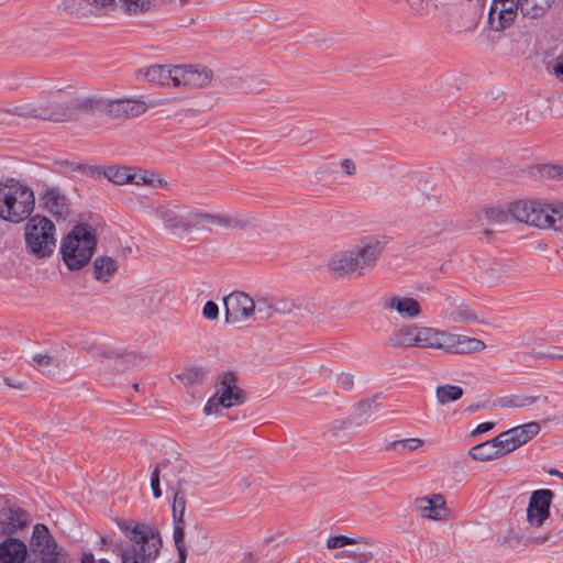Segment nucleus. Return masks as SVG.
Masks as SVG:
<instances>
[{"label": "nucleus", "mask_w": 563, "mask_h": 563, "mask_svg": "<svg viewBox=\"0 0 563 563\" xmlns=\"http://www.w3.org/2000/svg\"><path fill=\"white\" fill-rule=\"evenodd\" d=\"M121 529L131 542L121 550L122 563H154L163 545L158 530L147 523L123 525Z\"/></svg>", "instance_id": "1"}, {"label": "nucleus", "mask_w": 563, "mask_h": 563, "mask_svg": "<svg viewBox=\"0 0 563 563\" xmlns=\"http://www.w3.org/2000/svg\"><path fill=\"white\" fill-rule=\"evenodd\" d=\"M377 240H371L355 247L334 254L329 263L330 271L340 277L346 275H364L371 271L383 252Z\"/></svg>", "instance_id": "2"}, {"label": "nucleus", "mask_w": 563, "mask_h": 563, "mask_svg": "<svg viewBox=\"0 0 563 563\" xmlns=\"http://www.w3.org/2000/svg\"><path fill=\"white\" fill-rule=\"evenodd\" d=\"M554 0H493L488 12V24L490 30L501 32L509 27L518 15L530 19L542 16L551 7Z\"/></svg>", "instance_id": "3"}, {"label": "nucleus", "mask_w": 563, "mask_h": 563, "mask_svg": "<svg viewBox=\"0 0 563 563\" xmlns=\"http://www.w3.org/2000/svg\"><path fill=\"white\" fill-rule=\"evenodd\" d=\"M35 207L34 191L18 180L0 184V218L11 223L29 219Z\"/></svg>", "instance_id": "4"}, {"label": "nucleus", "mask_w": 563, "mask_h": 563, "mask_svg": "<svg viewBox=\"0 0 563 563\" xmlns=\"http://www.w3.org/2000/svg\"><path fill=\"white\" fill-rule=\"evenodd\" d=\"M97 240L93 228L87 223H78L63 239L60 253L64 263L70 271H79L86 266L95 251Z\"/></svg>", "instance_id": "5"}, {"label": "nucleus", "mask_w": 563, "mask_h": 563, "mask_svg": "<svg viewBox=\"0 0 563 563\" xmlns=\"http://www.w3.org/2000/svg\"><path fill=\"white\" fill-rule=\"evenodd\" d=\"M55 225L46 217L30 218L24 230L25 250L36 260L49 257L56 246Z\"/></svg>", "instance_id": "6"}, {"label": "nucleus", "mask_w": 563, "mask_h": 563, "mask_svg": "<svg viewBox=\"0 0 563 563\" xmlns=\"http://www.w3.org/2000/svg\"><path fill=\"white\" fill-rule=\"evenodd\" d=\"M27 563H70V556L57 544L45 525L36 523L30 540Z\"/></svg>", "instance_id": "7"}, {"label": "nucleus", "mask_w": 563, "mask_h": 563, "mask_svg": "<svg viewBox=\"0 0 563 563\" xmlns=\"http://www.w3.org/2000/svg\"><path fill=\"white\" fill-rule=\"evenodd\" d=\"M514 211L529 225L540 229L551 228L563 232L562 205H548L541 201L539 203H521L517 205Z\"/></svg>", "instance_id": "8"}, {"label": "nucleus", "mask_w": 563, "mask_h": 563, "mask_svg": "<svg viewBox=\"0 0 563 563\" xmlns=\"http://www.w3.org/2000/svg\"><path fill=\"white\" fill-rule=\"evenodd\" d=\"M157 217L163 221L164 227L174 235L181 236L198 227V210L174 206L158 208Z\"/></svg>", "instance_id": "9"}, {"label": "nucleus", "mask_w": 563, "mask_h": 563, "mask_svg": "<svg viewBox=\"0 0 563 563\" xmlns=\"http://www.w3.org/2000/svg\"><path fill=\"white\" fill-rule=\"evenodd\" d=\"M225 322L236 323L247 320L255 313L254 299L243 291H233L223 299Z\"/></svg>", "instance_id": "10"}, {"label": "nucleus", "mask_w": 563, "mask_h": 563, "mask_svg": "<svg viewBox=\"0 0 563 563\" xmlns=\"http://www.w3.org/2000/svg\"><path fill=\"white\" fill-rule=\"evenodd\" d=\"M212 77V73L200 65H178L174 70V87L201 88L207 86Z\"/></svg>", "instance_id": "11"}, {"label": "nucleus", "mask_w": 563, "mask_h": 563, "mask_svg": "<svg viewBox=\"0 0 563 563\" xmlns=\"http://www.w3.org/2000/svg\"><path fill=\"white\" fill-rule=\"evenodd\" d=\"M553 497L554 493L547 488L534 490L531 494L527 508V518L532 526L541 527L548 519Z\"/></svg>", "instance_id": "12"}, {"label": "nucleus", "mask_w": 563, "mask_h": 563, "mask_svg": "<svg viewBox=\"0 0 563 563\" xmlns=\"http://www.w3.org/2000/svg\"><path fill=\"white\" fill-rule=\"evenodd\" d=\"M29 523V514L16 506L0 508V537H10L24 529Z\"/></svg>", "instance_id": "13"}, {"label": "nucleus", "mask_w": 563, "mask_h": 563, "mask_svg": "<svg viewBox=\"0 0 563 563\" xmlns=\"http://www.w3.org/2000/svg\"><path fill=\"white\" fill-rule=\"evenodd\" d=\"M102 110L111 119H130L143 114L146 106L142 101L114 99L102 103Z\"/></svg>", "instance_id": "14"}, {"label": "nucleus", "mask_w": 563, "mask_h": 563, "mask_svg": "<svg viewBox=\"0 0 563 563\" xmlns=\"http://www.w3.org/2000/svg\"><path fill=\"white\" fill-rule=\"evenodd\" d=\"M38 102H44V104L54 112L63 111L65 112V117L63 119H48L49 121L63 122L73 119L76 111L79 109H87L91 106V100L86 99L80 101L77 98H70L68 100H60L57 93L51 95L48 97H42L37 99Z\"/></svg>", "instance_id": "15"}, {"label": "nucleus", "mask_w": 563, "mask_h": 563, "mask_svg": "<svg viewBox=\"0 0 563 563\" xmlns=\"http://www.w3.org/2000/svg\"><path fill=\"white\" fill-rule=\"evenodd\" d=\"M485 347L486 344L479 339L446 332L442 351L454 354H470L481 352Z\"/></svg>", "instance_id": "16"}, {"label": "nucleus", "mask_w": 563, "mask_h": 563, "mask_svg": "<svg viewBox=\"0 0 563 563\" xmlns=\"http://www.w3.org/2000/svg\"><path fill=\"white\" fill-rule=\"evenodd\" d=\"M9 114L18 115L21 118H34V119H63L65 117L64 110L54 112L49 110L44 102H25L15 104L5 109Z\"/></svg>", "instance_id": "17"}, {"label": "nucleus", "mask_w": 563, "mask_h": 563, "mask_svg": "<svg viewBox=\"0 0 563 563\" xmlns=\"http://www.w3.org/2000/svg\"><path fill=\"white\" fill-rule=\"evenodd\" d=\"M416 510L423 517L432 520H443L448 517L445 499L441 494L418 497L415 500Z\"/></svg>", "instance_id": "18"}, {"label": "nucleus", "mask_w": 563, "mask_h": 563, "mask_svg": "<svg viewBox=\"0 0 563 563\" xmlns=\"http://www.w3.org/2000/svg\"><path fill=\"white\" fill-rule=\"evenodd\" d=\"M220 391L218 404L224 408L241 405L244 400L243 391L236 386V377L231 372L223 374Z\"/></svg>", "instance_id": "19"}, {"label": "nucleus", "mask_w": 563, "mask_h": 563, "mask_svg": "<svg viewBox=\"0 0 563 563\" xmlns=\"http://www.w3.org/2000/svg\"><path fill=\"white\" fill-rule=\"evenodd\" d=\"M45 210L56 219H66L69 214V201L57 188H49L43 196Z\"/></svg>", "instance_id": "20"}, {"label": "nucleus", "mask_w": 563, "mask_h": 563, "mask_svg": "<svg viewBox=\"0 0 563 563\" xmlns=\"http://www.w3.org/2000/svg\"><path fill=\"white\" fill-rule=\"evenodd\" d=\"M27 548L18 538L9 537L0 542V563H24Z\"/></svg>", "instance_id": "21"}, {"label": "nucleus", "mask_w": 563, "mask_h": 563, "mask_svg": "<svg viewBox=\"0 0 563 563\" xmlns=\"http://www.w3.org/2000/svg\"><path fill=\"white\" fill-rule=\"evenodd\" d=\"M384 307L389 310H396L405 319H413L421 313L419 302L411 297H387L384 301Z\"/></svg>", "instance_id": "22"}, {"label": "nucleus", "mask_w": 563, "mask_h": 563, "mask_svg": "<svg viewBox=\"0 0 563 563\" xmlns=\"http://www.w3.org/2000/svg\"><path fill=\"white\" fill-rule=\"evenodd\" d=\"M445 334V331L417 324V346L422 349L442 350Z\"/></svg>", "instance_id": "23"}, {"label": "nucleus", "mask_w": 563, "mask_h": 563, "mask_svg": "<svg viewBox=\"0 0 563 563\" xmlns=\"http://www.w3.org/2000/svg\"><path fill=\"white\" fill-rule=\"evenodd\" d=\"M308 306L303 299L284 300V325L298 324L308 317Z\"/></svg>", "instance_id": "24"}, {"label": "nucleus", "mask_w": 563, "mask_h": 563, "mask_svg": "<svg viewBox=\"0 0 563 563\" xmlns=\"http://www.w3.org/2000/svg\"><path fill=\"white\" fill-rule=\"evenodd\" d=\"M174 70L175 66L152 65L145 69L144 78L148 82L161 86L174 85Z\"/></svg>", "instance_id": "25"}, {"label": "nucleus", "mask_w": 563, "mask_h": 563, "mask_svg": "<svg viewBox=\"0 0 563 563\" xmlns=\"http://www.w3.org/2000/svg\"><path fill=\"white\" fill-rule=\"evenodd\" d=\"M129 184L136 186H148L153 188H165L167 181L158 176L155 172L150 170H134L130 168Z\"/></svg>", "instance_id": "26"}, {"label": "nucleus", "mask_w": 563, "mask_h": 563, "mask_svg": "<svg viewBox=\"0 0 563 563\" xmlns=\"http://www.w3.org/2000/svg\"><path fill=\"white\" fill-rule=\"evenodd\" d=\"M388 345L417 346V324H407L397 329L388 339Z\"/></svg>", "instance_id": "27"}, {"label": "nucleus", "mask_w": 563, "mask_h": 563, "mask_svg": "<svg viewBox=\"0 0 563 563\" xmlns=\"http://www.w3.org/2000/svg\"><path fill=\"white\" fill-rule=\"evenodd\" d=\"M521 203H539V201H536V200L516 201L510 205V207L507 211L499 209V208H490V209L486 210L485 216H486L487 220L492 223H503V222H507L509 219H512L515 221L529 224L527 221L522 220L520 217H517L514 211L515 207L517 205H521Z\"/></svg>", "instance_id": "28"}, {"label": "nucleus", "mask_w": 563, "mask_h": 563, "mask_svg": "<svg viewBox=\"0 0 563 563\" xmlns=\"http://www.w3.org/2000/svg\"><path fill=\"white\" fill-rule=\"evenodd\" d=\"M118 272L117 262L110 256H98L93 261V277L102 283H108Z\"/></svg>", "instance_id": "29"}, {"label": "nucleus", "mask_w": 563, "mask_h": 563, "mask_svg": "<svg viewBox=\"0 0 563 563\" xmlns=\"http://www.w3.org/2000/svg\"><path fill=\"white\" fill-rule=\"evenodd\" d=\"M509 432L510 438L514 440L516 449L526 444L532 438H534L540 432V424L538 422H528L515 428L507 430Z\"/></svg>", "instance_id": "30"}, {"label": "nucleus", "mask_w": 563, "mask_h": 563, "mask_svg": "<svg viewBox=\"0 0 563 563\" xmlns=\"http://www.w3.org/2000/svg\"><path fill=\"white\" fill-rule=\"evenodd\" d=\"M185 510H186V497L184 492L177 490L174 494L172 514L174 521V536H177V531H180L181 536H185Z\"/></svg>", "instance_id": "31"}, {"label": "nucleus", "mask_w": 563, "mask_h": 563, "mask_svg": "<svg viewBox=\"0 0 563 563\" xmlns=\"http://www.w3.org/2000/svg\"><path fill=\"white\" fill-rule=\"evenodd\" d=\"M463 388L457 385H440L435 389V397L440 405H448L459 400L463 396Z\"/></svg>", "instance_id": "32"}, {"label": "nucleus", "mask_w": 563, "mask_h": 563, "mask_svg": "<svg viewBox=\"0 0 563 563\" xmlns=\"http://www.w3.org/2000/svg\"><path fill=\"white\" fill-rule=\"evenodd\" d=\"M468 454L476 461H492L499 457L493 440L474 445Z\"/></svg>", "instance_id": "33"}, {"label": "nucleus", "mask_w": 563, "mask_h": 563, "mask_svg": "<svg viewBox=\"0 0 563 563\" xmlns=\"http://www.w3.org/2000/svg\"><path fill=\"white\" fill-rule=\"evenodd\" d=\"M198 225L203 223L218 224L223 227H240L241 221L227 214H208L198 211Z\"/></svg>", "instance_id": "34"}, {"label": "nucleus", "mask_w": 563, "mask_h": 563, "mask_svg": "<svg viewBox=\"0 0 563 563\" xmlns=\"http://www.w3.org/2000/svg\"><path fill=\"white\" fill-rule=\"evenodd\" d=\"M449 321L453 323H475L478 322L476 313L468 306L455 307L449 314Z\"/></svg>", "instance_id": "35"}, {"label": "nucleus", "mask_w": 563, "mask_h": 563, "mask_svg": "<svg viewBox=\"0 0 563 563\" xmlns=\"http://www.w3.org/2000/svg\"><path fill=\"white\" fill-rule=\"evenodd\" d=\"M207 376V371L202 367H191L178 375L179 380L186 386L202 384Z\"/></svg>", "instance_id": "36"}, {"label": "nucleus", "mask_w": 563, "mask_h": 563, "mask_svg": "<svg viewBox=\"0 0 563 563\" xmlns=\"http://www.w3.org/2000/svg\"><path fill=\"white\" fill-rule=\"evenodd\" d=\"M492 440L497 450V453L499 454V457L516 450V445H515V443H512L514 440L510 438L508 431H504V432L499 433Z\"/></svg>", "instance_id": "37"}, {"label": "nucleus", "mask_w": 563, "mask_h": 563, "mask_svg": "<svg viewBox=\"0 0 563 563\" xmlns=\"http://www.w3.org/2000/svg\"><path fill=\"white\" fill-rule=\"evenodd\" d=\"M423 441L417 438H410L405 440H397L390 442L386 449L393 450L398 453L410 452L422 446Z\"/></svg>", "instance_id": "38"}, {"label": "nucleus", "mask_w": 563, "mask_h": 563, "mask_svg": "<svg viewBox=\"0 0 563 563\" xmlns=\"http://www.w3.org/2000/svg\"><path fill=\"white\" fill-rule=\"evenodd\" d=\"M129 173L130 168L128 167H108L104 170L106 177L115 185H125L129 184Z\"/></svg>", "instance_id": "39"}, {"label": "nucleus", "mask_w": 563, "mask_h": 563, "mask_svg": "<svg viewBox=\"0 0 563 563\" xmlns=\"http://www.w3.org/2000/svg\"><path fill=\"white\" fill-rule=\"evenodd\" d=\"M539 396H510L503 399L501 407L523 408L533 405Z\"/></svg>", "instance_id": "40"}, {"label": "nucleus", "mask_w": 563, "mask_h": 563, "mask_svg": "<svg viewBox=\"0 0 563 563\" xmlns=\"http://www.w3.org/2000/svg\"><path fill=\"white\" fill-rule=\"evenodd\" d=\"M415 15L423 16L435 11L437 5L432 0H408Z\"/></svg>", "instance_id": "41"}, {"label": "nucleus", "mask_w": 563, "mask_h": 563, "mask_svg": "<svg viewBox=\"0 0 563 563\" xmlns=\"http://www.w3.org/2000/svg\"><path fill=\"white\" fill-rule=\"evenodd\" d=\"M129 14H139L150 10L151 0H120Z\"/></svg>", "instance_id": "42"}, {"label": "nucleus", "mask_w": 563, "mask_h": 563, "mask_svg": "<svg viewBox=\"0 0 563 563\" xmlns=\"http://www.w3.org/2000/svg\"><path fill=\"white\" fill-rule=\"evenodd\" d=\"M255 306V312L261 316V319H268L277 311L273 301L268 298H260Z\"/></svg>", "instance_id": "43"}, {"label": "nucleus", "mask_w": 563, "mask_h": 563, "mask_svg": "<svg viewBox=\"0 0 563 563\" xmlns=\"http://www.w3.org/2000/svg\"><path fill=\"white\" fill-rule=\"evenodd\" d=\"M33 365L38 369H44L51 366L57 367L58 362L54 355L48 353H40L33 356Z\"/></svg>", "instance_id": "44"}, {"label": "nucleus", "mask_w": 563, "mask_h": 563, "mask_svg": "<svg viewBox=\"0 0 563 563\" xmlns=\"http://www.w3.org/2000/svg\"><path fill=\"white\" fill-rule=\"evenodd\" d=\"M542 177L550 179H563V166L561 165H543L539 168Z\"/></svg>", "instance_id": "45"}, {"label": "nucleus", "mask_w": 563, "mask_h": 563, "mask_svg": "<svg viewBox=\"0 0 563 563\" xmlns=\"http://www.w3.org/2000/svg\"><path fill=\"white\" fill-rule=\"evenodd\" d=\"M357 541L346 536H334L327 540L328 549H339L345 545L355 544Z\"/></svg>", "instance_id": "46"}, {"label": "nucleus", "mask_w": 563, "mask_h": 563, "mask_svg": "<svg viewBox=\"0 0 563 563\" xmlns=\"http://www.w3.org/2000/svg\"><path fill=\"white\" fill-rule=\"evenodd\" d=\"M349 421L344 419L334 420L325 426H323V433H330L332 437H338L341 431H343Z\"/></svg>", "instance_id": "47"}, {"label": "nucleus", "mask_w": 563, "mask_h": 563, "mask_svg": "<svg viewBox=\"0 0 563 563\" xmlns=\"http://www.w3.org/2000/svg\"><path fill=\"white\" fill-rule=\"evenodd\" d=\"M63 8L67 13L75 15L77 18L86 15L84 8H81V5L77 3L76 0H64Z\"/></svg>", "instance_id": "48"}, {"label": "nucleus", "mask_w": 563, "mask_h": 563, "mask_svg": "<svg viewBox=\"0 0 563 563\" xmlns=\"http://www.w3.org/2000/svg\"><path fill=\"white\" fill-rule=\"evenodd\" d=\"M162 465H163L162 463L157 464L155 466V468L153 470L152 476H151V488H152L154 498H159L162 496V490L159 487V473H161Z\"/></svg>", "instance_id": "49"}, {"label": "nucleus", "mask_w": 563, "mask_h": 563, "mask_svg": "<svg viewBox=\"0 0 563 563\" xmlns=\"http://www.w3.org/2000/svg\"><path fill=\"white\" fill-rule=\"evenodd\" d=\"M336 385L343 390H351L354 386V377L350 373H340L336 376Z\"/></svg>", "instance_id": "50"}, {"label": "nucleus", "mask_w": 563, "mask_h": 563, "mask_svg": "<svg viewBox=\"0 0 563 563\" xmlns=\"http://www.w3.org/2000/svg\"><path fill=\"white\" fill-rule=\"evenodd\" d=\"M202 316L208 320H216L219 317V307L212 301L208 300L202 308Z\"/></svg>", "instance_id": "51"}, {"label": "nucleus", "mask_w": 563, "mask_h": 563, "mask_svg": "<svg viewBox=\"0 0 563 563\" xmlns=\"http://www.w3.org/2000/svg\"><path fill=\"white\" fill-rule=\"evenodd\" d=\"M378 405H379L378 396H375L371 399H365V400L360 401V404L357 406V410L360 411V413L366 415V413L372 412L374 409H376L378 407Z\"/></svg>", "instance_id": "52"}, {"label": "nucleus", "mask_w": 563, "mask_h": 563, "mask_svg": "<svg viewBox=\"0 0 563 563\" xmlns=\"http://www.w3.org/2000/svg\"><path fill=\"white\" fill-rule=\"evenodd\" d=\"M184 538L185 536H181L180 531H177V536H174V543L179 556L178 563H186L187 551L185 548Z\"/></svg>", "instance_id": "53"}, {"label": "nucleus", "mask_w": 563, "mask_h": 563, "mask_svg": "<svg viewBox=\"0 0 563 563\" xmlns=\"http://www.w3.org/2000/svg\"><path fill=\"white\" fill-rule=\"evenodd\" d=\"M80 563H110L107 559H96L92 552H84Z\"/></svg>", "instance_id": "54"}, {"label": "nucleus", "mask_w": 563, "mask_h": 563, "mask_svg": "<svg viewBox=\"0 0 563 563\" xmlns=\"http://www.w3.org/2000/svg\"><path fill=\"white\" fill-rule=\"evenodd\" d=\"M218 406H221L220 404H218V398L212 397V398H210V399L207 401V404L205 405L203 412H205L206 415H211V413H213L214 411H217Z\"/></svg>", "instance_id": "55"}, {"label": "nucleus", "mask_w": 563, "mask_h": 563, "mask_svg": "<svg viewBox=\"0 0 563 563\" xmlns=\"http://www.w3.org/2000/svg\"><path fill=\"white\" fill-rule=\"evenodd\" d=\"M495 427L494 422H482L472 432V435H477L492 430Z\"/></svg>", "instance_id": "56"}, {"label": "nucleus", "mask_w": 563, "mask_h": 563, "mask_svg": "<svg viewBox=\"0 0 563 563\" xmlns=\"http://www.w3.org/2000/svg\"><path fill=\"white\" fill-rule=\"evenodd\" d=\"M341 166L343 168V170L345 172V174L347 175H353L355 174V165L354 163L351 161V159H343L342 163H341Z\"/></svg>", "instance_id": "57"}, {"label": "nucleus", "mask_w": 563, "mask_h": 563, "mask_svg": "<svg viewBox=\"0 0 563 563\" xmlns=\"http://www.w3.org/2000/svg\"><path fill=\"white\" fill-rule=\"evenodd\" d=\"M556 77L563 79V54L556 58V64L553 67Z\"/></svg>", "instance_id": "58"}, {"label": "nucleus", "mask_w": 563, "mask_h": 563, "mask_svg": "<svg viewBox=\"0 0 563 563\" xmlns=\"http://www.w3.org/2000/svg\"><path fill=\"white\" fill-rule=\"evenodd\" d=\"M88 4L96 7H108L114 3V0H85Z\"/></svg>", "instance_id": "59"}, {"label": "nucleus", "mask_w": 563, "mask_h": 563, "mask_svg": "<svg viewBox=\"0 0 563 563\" xmlns=\"http://www.w3.org/2000/svg\"><path fill=\"white\" fill-rule=\"evenodd\" d=\"M292 139H294L297 143H299V144H305V143L309 142V141L312 139V132H311V131H309V132H308V137H306V139H305V137H296V136H294Z\"/></svg>", "instance_id": "60"}, {"label": "nucleus", "mask_w": 563, "mask_h": 563, "mask_svg": "<svg viewBox=\"0 0 563 563\" xmlns=\"http://www.w3.org/2000/svg\"><path fill=\"white\" fill-rule=\"evenodd\" d=\"M549 474H550V475H554V476H559L560 478H563V472H560V471L554 470V468H553V470H550V471H549Z\"/></svg>", "instance_id": "61"}, {"label": "nucleus", "mask_w": 563, "mask_h": 563, "mask_svg": "<svg viewBox=\"0 0 563 563\" xmlns=\"http://www.w3.org/2000/svg\"><path fill=\"white\" fill-rule=\"evenodd\" d=\"M481 408H482V407H481L479 405H472V406H470V407L466 409V411H468V412H475V411H477V410H478V409H481Z\"/></svg>", "instance_id": "62"}, {"label": "nucleus", "mask_w": 563, "mask_h": 563, "mask_svg": "<svg viewBox=\"0 0 563 563\" xmlns=\"http://www.w3.org/2000/svg\"><path fill=\"white\" fill-rule=\"evenodd\" d=\"M547 539H548L547 537L541 538V539H536L534 543H537V544L543 543L544 541H547Z\"/></svg>", "instance_id": "63"}, {"label": "nucleus", "mask_w": 563, "mask_h": 563, "mask_svg": "<svg viewBox=\"0 0 563 563\" xmlns=\"http://www.w3.org/2000/svg\"><path fill=\"white\" fill-rule=\"evenodd\" d=\"M562 532H563V531L560 529V530H558V532L555 533V536H558V537H563Z\"/></svg>", "instance_id": "64"}]
</instances>
